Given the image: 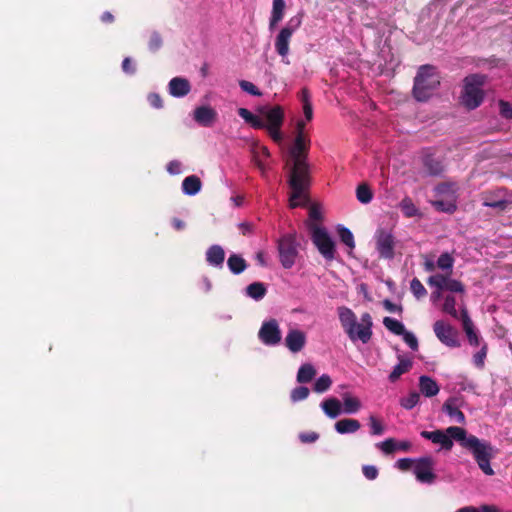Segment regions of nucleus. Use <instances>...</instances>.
<instances>
[{
    "label": "nucleus",
    "instance_id": "nucleus-20",
    "mask_svg": "<svg viewBox=\"0 0 512 512\" xmlns=\"http://www.w3.org/2000/svg\"><path fill=\"white\" fill-rule=\"evenodd\" d=\"M168 88L169 93L172 96L180 98L186 96L190 92L191 85L186 78L174 77L170 80Z\"/></svg>",
    "mask_w": 512,
    "mask_h": 512
},
{
    "label": "nucleus",
    "instance_id": "nucleus-18",
    "mask_svg": "<svg viewBox=\"0 0 512 512\" xmlns=\"http://www.w3.org/2000/svg\"><path fill=\"white\" fill-rule=\"evenodd\" d=\"M460 318L462 321L463 330L466 333L468 342L472 346L480 345V338L475 331L474 324L468 314L466 308L461 309Z\"/></svg>",
    "mask_w": 512,
    "mask_h": 512
},
{
    "label": "nucleus",
    "instance_id": "nucleus-40",
    "mask_svg": "<svg viewBox=\"0 0 512 512\" xmlns=\"http://www.w3.org/2000/svg\"><path fill=\"white\" fill-rule=\"evenodd\" d=\"M163 46V38L160 32L152 31L148 40V49L152 53H156Z\"/></svg>",
    "mask_w": 512,
    "mask_h": 512
},
{
    "label": "nucleus",
    "instance_id": "nucleus-6",
    "mask_svg": "<svg viewBox=\"0 0 512 512\" xmlns=\"http://www.w3.org/2000/svg\"><path fill=\"white\" fill-rule=\"evenodd\" d=\"M298 246L295 233L284 234L278 239L279 260L285 269H290L294 266L298 256Z\"/></svg>",
    "mask_w": 512,
    "mask_h": 512
},
{
    "label": "nucleus",
    "instance_id": "nucleus-8",
    "mask_svg": "<svg viewBox=\"0 0 512 512\" xmlns=\"http://www.w3.org/2000/svg\"><path fill=\"white\" fill-rule=\"evenodd\" d=\"M307 226L311 232V239L320 254L327 260L334 259L335 245L328 232L314 223H308Z\"/></svg>",
    "mask_w": 512,
    "mask_h": 512
},
{
    "label": "nucleus",
    "instance_id": "nucleus-27",
    "mask_svg": "<svg viewBox=\"0 0 512 512\" xmlns=\"http://www.w3.org/2000/svg\"><path fill=\"white\" fill-rule=\"evenodd\" d=\"M423 165L427 173L431 176H439L444 171L442 161L433 157L432 155L424 156Z\"/></svg>",
    "mask_w": 512,
    "mask_h": 512
},
{
    "label": "nucleus",
    "instance_id": "nucleus-50",
    "mask_svg": "<svg viewBox=\"0 0 512 512\" xmlns=\"http://www.w3.org/2000/svg\"><path fill=\"white\" fill-rule=\"evenodd\" d=\"M498 105H499V113H500L501 117L508 119V120L512 119L511 104L507 101L500 100Z\"/></svg>",
    "mask_w": 512,
    "mask_h": 512
},
{
    "label": "nucleus",
    "instance_id": "nucleus-55",
    "mask_svg": "<svg viewBox=\"0 0 512 512\" xmlns=\"http://www.w3.org/2000/svg\"><path fill=\"white\" fill-rule=\"evenodd\" d=\"M299 439L302 443H314L319 439V434L316 432L300 433Z\"/></svg>",
    "mask_w": 512,
    "mask_h": 512
},
{
    "label": "nucleus",
    "instance_id": "nucleus-31",
    "mask_svg": "<svg viewBox=\"0 0 512 512\" xmlns=\"http://www.w3.org/2000/svg\"><path fill=\"white\" fill-rule=\"evenodd\" d=\"M229 270L233 274H240L247 268V263L244 258L237 254H231L227 260Z\"/></svg>",
    "mask_w": 512,
    "mask_h": 512
},
{
    "label": "nucleus",
    "instance_id": "nucleus-1",
    "mask_svg": "<svg viewBox=\"0 0 512 512\" xmlns=\"http://www.w3.org/2000/svg\"><path fill=\"white\" fill-rule=\"evenodd\" d=\"M310 149V139L296 135L293 145L289 148V160L286 166L289 167L288 185L291 189L289 197L290 208H296L300 205L299 200L306 203L309 199L306 194L310 183V166L308 164V153Z\"/></svg>",
    "mask_w": 512,
    "mask_h": 512
},
{
    "label": "nucleus",
    "instance_id": "nucleus-4",
    "mask_svg": "<svg viewBox=\"0 0 512 512\" xmlns=\"http://www.w3.org/2000/svg\"><path fill=\"white\" fill-rule=\"evenodd\" d=\"M440 86V76L433 65L418 68L413 84V97L419 102H426Z\"/></svg>",
    "mask_w": 512,
    "mask_h": 512
},
{
    "label": "nucleus",
    "instance_id": "nucleus-26",
    "mask_svg": "<svg viewBox=\"0 0 512 512\" xmlns=\"http://www.w3.org/2000/svg\"><path fill=\"white\" fill-rule=\"evenodd\" d=\"M334 427L339 434H348L357 432L361 424L357 419L344 418L337 421Z\"/></svg>",
    "mask_w": 512,
    "mask_h": 512
},
{
    "label": "nucleus",
    "instance_id": "nucleus-28",
    "mask_svg": "<svg viewBox=\"0 0 512 512\" xmlns=\"http://www.w3.org/2000/svg\"><path fill=\"white\" fill-rule=\"evenodd\" d=\"M202 183L198 176H187L182 182V190L187 195H195L201 189Z\"/></svg>",
    "mask_w": 512,
    "mask_h": 512
},
{
    "label": "nucleus",
    "instance_id": "nucleus-51",
    "mask_svg": "<svg viewBox=\"0 0 512 512\" xmlns=\"http://www.w3.org/2000/svg\"><path fill=\"white\" fill-rule=\"evenodd\" d=\"M378 446L386 454H392L397 449V443L393 438L384 440Z\"/></svg>",
    "mask_w": 512,
    "mask_h": 512
},
{
    "label": "nucleus",
    "instance_id": "nucleus-15",
    "mask_svg": "<svg viewBox=\"0 0 512 512\" xmlns=\"http://www.w3.org/2000/svg\"><path fill=\"white\" fill-rule=\"evenodd\" d=\"M420 435L432 441L434 444H439L443 450L450 451L453 448L454 438L446 430L437 429L434 431H422Z\"/></svg>",
    "mask_w": 512,
    "mask_h": 512
},
{
    "label": "nucleus",
    "instance_id": "nucleus-46",
    "mask_svg": "<svg viewBox=\"0 0 512 512\" xmlns=\"http://www.w3.org/2000/svg\"><path fill=\"white\" fill-rule=\"evenodd\" d=\"M488 347L487 344H483L481 349L473 355V363L477 368H483L485 363V358L487 356Z\"/></svg>",
    "mask_w": 512,
    "mask_h": 512
},
{
    "label": "nucleus",
    "instance_id": "nucleus-44",
    "mask_svg": "<svg viewBox=\"0 0 512 512\" xmlns=\"http://www.w3.org/2000/svg\"><path fill=\"white\" fill-rule=\"evenodd\" d=\"M433 207L440 212L452 214L456 211V204L452 201L436 200L432 202Z\"/></svg>",
    "mask_w": 512,
    "mask_h": 512
},
{
    "label": "nucleus",
    "instance_id": "nucleus-13",
    "mask_svg": "<svg viewBox=\"0 0 512 512\" xmlns=\"http://www.w3.org/2000/svg\"><path fill=\"white\" fill-rule=\"evenodd\" d=\"M293 19L289 21V24L282 28L275 40V49L276 52L282 57V61L286 64H289L288 60H285L289 53V43L291 37L296 29V27L300 24V21L297 20L296 24L292 25Z\"/></svg>",
    "mask_w": 512,
    "mask_h": 512
},
{
    "label": "nucleus",
    "instance_id": "nucleus-5",
    "mask_svg": "<svg viewBox=\"0 0 512 512\" xmlns=\"http://www.w3.org/2000/svg\"><path fill=\"white\" fill-rule=\"evenodd\" d=\"M487 76L480 73L469 74L463 79V88L460 95L461 104L468 110L478 108L484 101L483 86Z\"/></svg>",
    "mask_w": 512,
    "mask_h": 512
},
{
    "label": "nucleus",
    "instance_id": "nucleus-35",
    "mask_svg": "<svg viewBox=\"0 0 512 512\" xmlns=\"http://www.w3.org/2000/svg\"><path fill=\"white\" fill-rule=\"evenodd\" d=\"M399 207L403 214L408 218L414 217L419 214L418 208L415 206L412 199L408 196L404 197L401 200Z\"/></svg>",
    "mask_w": 512,
    "mask_h": 512
},
{
    "label": "nucleus",
    "instance_id": "nucleus-61",
    "mask_svg": "<svg viewBox=\"0 0 512 512\" xmlns=\"http://www.w3.org/2000/svg\"><path fill=\"white\" fill-rule=\"evenodd\" d=\"M383 305H384L385 309L388 310L389 312H401L402 311L401 306L394 304L390 300H384Z\"/></svg>",
    "mask_w": 512,
    "mask_h": 512
},
{
    "label": "nucleus",
    "instance_id": "nucleus-9",
    "mask_svg": "<svg viewBox=\"0 0 512 512\" xmlns=\"http://www.w3.org/2000/svg\"><path fill=\"white\" fill-rule=\"evenodd\" d=\"M395 238L391 232L379 228L375 233V247L379 257L392 260L395 257Z\"/></svg>",
    "mask_w": 512,
    "mask_h": 512
},
{
    "label": "nucleus",
    "instance_id": "nucleus-32",
    "mask_svg": "<svg viewBox=\"0 0 512 512\" xmlns=\"http://www.w3.org/2000/svg\"><path fill=\"white\" fill-rule=\"evenodd\" d=\"M284 9V0H273L272 14L269 23L271 29L282 20L284 15Z\"/></svg>",
    "mask_w": 512,
    "mask_h": 512
},
{
    "label": "nucleus",
    "instance_id": "nucleus-17",
    "mask_svg": "<svg viewBox=\"0 0 512 512\" xmlns=\"http://www.w3.org/2000/svg\"><path fill=\"white\" fill-rule=\"evenodd\" d=\"M217 118V112L210 106H199L194 110V120L203 127H210Z\"/></svg>",
    "mask_w": 512,
    "mask_h": 512
},
{
    "label": "nucleus",
    "instance_id": "nucleus-34",
    "mask_svg": "<svg viewBox=\"0 0 512 512\" xmlns=\"http://www.w3.org/2000/svg\"><path fill=\"white\" fill-rule=\"evenodd\" d=\"M437 268L444 271V274H452L453 266H454V258L448 252L442 253L437 262Z\"/></svg>",
    "mask_w": 512,
    "mask_h": 512
},
{
    "label": "nucleus",
    "instance_id": "nucleus-12",
    "mask_svg": "<svg viewBox=\"0 0 512 512\" xmlns=\"http://www.w3.org/2000/svg\"><path fill=\"white\" fill-rule=\"evenodd\" d=\"M451 274H434L427 279V284L430 287L444 289L454 293H464V284L456 279L450 277Z\"/></svg>",
    "mask_w": 512,
    "mask_h": 512
},
{
    "label": "nucleus",
    "instance_id": "nucleus-21",
    "mask_svg": "<svg viewBox=\"0 0 512 512\" xmlns=\"http://www.w3.org/2000/svg\"><path fill=\"white\" fill-rule=\"evenodd\" d=\"M397 358L399 362L394 366L388 377L391 383H395L403 374L408 373L413 366L411 359H408L402 355H398Z\"/></svg>",
    "mask_w": 512,
    "mask_h": 512
},
{
    "label": "nucleus",
    "instance_id": "nucleus-23",
    "mask_svg": "<svg viewBox=\"0 0 512 512\" xmlns=\"http://www.w3.org/2000/svg\"><path fill=\"white\" fill-rule=\"evenodd\" d=\"M225 260V251L220 245H212L206 251V261L215 267H222Z\"/></svg>",
    "mask_w": 512,
    "mask_h": 512
},
{
    "label": "nucleus",
    "instance_id": "nucleus-58",
    "mask_svg": "<svg viewBox=\"0 0 512 512\" xmlns=\"http://www.w3.org/2000/svg\"><path fill=\"white\" fill-rule=\"evenodd\" d=\"M122 69L127 74H134L136 72V68L129 57L124 58L122 62Z\"/></svg>",
    "mask_w": 512,
    "mask_h": 512
},
{
    "label": "nucleus",
    "instance_id": "nucleus-62",
    "mask_svg": "<svg viewBox=\"0 0 512 512\" xmlns=\"http://www.w3.org/2000/svg\"><path fill=\"white\" fill-rule=\"evenodd\" d=\"M309 218L315 221H319L322 219L320 210L314 205L309 209Z\"/></svg>",
    "mask_w": 512,
    "mask_h": 512
},
{
    "label": "nucleus",
    "instance_id": "nucleus-7",
    "mask_svg": "<svg viewBox=\"0 0 512 512\" xmlns=\"http://www.w3.org/2000/svg\"><path fill=\"white\" fill-rule=\"evenodd\" d=\"M482 205L503 212L512 204V191L505 187L485 190L480 195Z\"/></svg>",
    "mask_w": 512,
    "mask_h": 512
},
{
    "label": "nucleus",
    "instance_id": "nucleus-2",
    "mask_svg": "<svg viewBox=\"0 0 512 512\" xmlns=\"http://www.w3.org/2000/svg\"><path fill=\"white\" fill-rule=\"evenodd\" d=\"M446 431L451 434L455 441L473 455V458L484 474L489 476L494 475L490 461L495 456L496 450L490 442L481 440L475 435L468 434L462 427L450 426Z\"/></svg>",
    "mask_w": 512,
    "mask_h": 512
},
{
    "label": "nucleus",
    "instance_id": "nucleus-29",
    "mask_svg": "<svg viewBox=\"0 0 512 512\" xmlns=\"http://www.w3.org/2000/svg\"><path fill=\"white\" fill-rule=\"evenodd\" d=\"M321 407L325 414L334 419L341 413V402L337 398H329L321 403Z\"/></svg>",
    "mask_w": 512,
    "mask_h": 512
},
{
    "label": "nucleus",
    "instance_id": "nucleus-30",
    "mask_svg": "<svg viewBox=\"0 0 512 512\" xmlns=\"http://www.w3.org/2000/svg\"><path fill=\"white\" fill-rule=\"evenodd\" d=\"M267 288L262 282H253L246 287V294L250 298L259 301L265 297Z\"/></svg>",
    "mask_w": 512,
    "mask_h": 512
},
{
    "label": "nucleus",
    "instance_id": "nucleus-45",
    "mask_svg": "<svg viewBox=\"0 0 512 512\" xmlns=\"http://www.w3.org/2000/svg\"><path fill=\"white\" fill-rule=\"evenodd\" d=\"M410 290L417 299L427 295V290L418 278H413L410 282Z\"/></svg>",
    "mask_w": 512,
    "mask_h": 512
},
{
    "label": "nucleus",
    "instance_id": "nucleus-60",
    "mask_svg": "<svg viewBox=\"0 0 512 512\" xmlns=\"http://www.w3.org/2000/svg\"><path fill=\"white\" fill-rule=\"evenodd\" d=\"M423 267L426 272H434L437 268V264L433 261V259L425 257Z\"/></svg>",
    "mask_w": 512,
    "mask_h": 512
},
{
    "label": "nucleus",
    "instance_id": "nucleus-11",
    "mask_svg": "<svg viewBox=\"0 0 512 512\" xmlns=\"http://www.w3.org/2000/svg\"><path fill=\"white\" fill-rule=\"evenodd\" d=\"M433 330L436 337L446 346L455 348L460 346L459 333L450 324L443 320H437L433 324Z\"/></svg>",
    "mask_w": 512,
    "mask_h": 512
},
{
    "label": "nucleus",
    "instance_id": "nucleus-22",
    "mask_svg": "<svg viewBox=\"0 0 512 512\" xmlns=\"http://www.w3.org/2000/svg\"><path fill=\"white\" fill-rule=\"evenodd\" d=\"M442 410L448 414L451 418L455 419V421L459 424H464L466 421L464 413L457 406V398L450 397L448 398L443 406Z\"/></svg>",
    "mask_w": 512,
    "mask_h": 512
},
{
    "label": "nucleus",
    "instance_id": "nucleus-16",
    "mask_svg": "<svg viewBox=\"0 0 512 512\" xmlns=\"http://www.w3.org/2000/svg\"><path fill=\"white\" fill-rule=\"evenodd\" d=\"M306 344V335L298 329H290L285 337L286 347L293 353L301 351Z\"/></svg>",
    "mask_w": 512,
    "mask_h": 512
},
{
    "label": "nucleus",
    "instance_id": "nucleus-57",
    "mask_svg": "<svg viewBox=\"0 0 512 512\" xmlns=\"http://www.w3.org/2000/svg\"><path fill=\"white\" fill-rule=\"evenodd\" d=\"M148 101L150 103V105L154 108H162L163 107V101H162V98L159 94L157 93H151L149 94L148 96Z\"/></svg>",
    "mask_w": 512,
    "mask_h": 512
},
{
    "label": "nucleus",
    "instance_id": "nucleus-14",
    "mask_svg": "<svg viewBox=\"0 0 512 512\" xmlns=\"http://www.w3.org/2000/svg\"><path fill=\"white\" fill-rule=\"evenodd\" d=\"M258 337L262 343L268 346H274L281 341V330L276 319H270L262 323L258 332Z\"/></svg>",
    "mask_w": 512,
    "mask_h": 512
},
{
    "label": "nucleus",
    "instance_id": "nucleus-39",
    "mask_svg": "<svg viewBox=\"0 0 512 512\" xmlns=\"http://www.w3.org/2000/svg\"><path fill=\"white\" fill-rule=\"evenodd\" d=\"M343 411L347 414H353L359 411L361 403L358 398L345 396L343 399Z\"/></svg>",
    "mask_w": 512,
    "mask_h": 512
},
{
    "label": "nucleus",
    "instance_id": "nucleus-36",
    "mask_svg": "<svg viewBox=\"0 0 512 512\" xmlns=\"http://www.w3.org/2000/svg\"><path fill=\"white\" fill-rule=\"evenodd\" d=\"M383 325L395 335H402L406 331L402 322L391 317H384Z\"/></svg>",
    "mask_w": 512,
    "mask_h": 512
},
{
    "label": "nucleus",
    "instance_id": "nucleus-48",
    "mask_svg": "<svg viewBox=\"0 0 512 512\" xmlns=\"http://www.w3.org/2000/svg\"><path fill=\"white\" fill-rule=\"evenodd\" d=\"M309 396V389L305 386H299L292 390L291 399L294 402L306 399Z\"/></svg>",
    "mask_w": 512,
    "mask_h": 512
},
{
    "label": "nucleus",
    "instance_id": "nucleus-59",
    "mask_svg": "<svg viewBox=\"0 0 512 512\" xmlns=\"http://www.w3.org/2000/svg\"><path fill=\"white\" fill-rule=\"evenodd\" d=\"M247 123H249L255 129L266 128V123L256 115H253L252 119H250Z\"/></svg>",
    "mask_w": 512,
    "mask_h": 512
},
{
    "label": "nucleus",
    "instance_id": "nucleus-49",
    "mask_svg": "<svg viewBox=\"0 0 512 512\" xmlns=\"http://www.w3.org/2000/svg\"><path fill=\"white\" fill-rule=\"evenodd\" d=\"M369 424L371 427L372 435H382L384 433V426L375 416L369 417Z\"/></svg>",
    "mask_w": 512,
    "mask_h": 512
},
{
    "label": "nucleus",
    "instance_id": "nucleus-53",
    "mask_svg": "<svg viewBox=\"0 0 512 512\" xmlns=\"http://www.w3.org/2000/svg\"><path fill=\"white\" fill-rule=\"evenodd\" d=\"M362 472L368 480L376 479L379 474L377 467L373 465H364L362 467Z\"/></svg>",
    "mask_w": 512,
    "mask_h": 512
},
{
    "label": "nucleus",
    "instance_id": "nucleus-42",
    "mask_svg": "<svg viewBox=\"0 0 512 512\" xmlns=\"http://www.w3.org/2000/svg\"><path fill=\"white\" fill-rule=\"evenodd\" d=\"M420 400V394L416 391H412L408 394L407 397H404L400 400V404L406 410L413 409Z\"/></svg>",
    "mask_w": 512,
    "mask_h": 512
},
{
    "label": "nucleus",
    "instance_id": "nucleus-43",
    "mask_svg": "<svg viewBox=\"0 0 512 512\" xmlns=\"http://www.w3.org/2000/svg\"><path fill=\"white\" fill-rule=\"evenodd\" d=\"M442 310L453 318H458V311L456 310V299L454 296L447 295L445 297Z\"/></svg>",
    "mask_w": 512,
    "mask_h": 512
},
{
    "label": "nucleus",
    "instance_id": "nucleus-63",
    "mask_svg": "<svg viewBox=\"0 0 512 512\" xmlns=\"http://www.w3.org/2000/svg\"><path fill=\"white\" fill-rule=\"evenodd\" d=\"M239 230L243 235H248L253 232V225L249 222H242L239 224Z\"/></svg>",
    "mask_w": 512,
    "mask_h": 512
},
{
    "label": "nucleus",
    "instance_id": "nucleus-25",
    "mask_svg": "<svg viewBox=\"0 0 512 512\" xmlns=\"http://www.w3.org/2000/svg\"><path fill=\"white\" fill-rule=\"evenodd\" d=\"M251 153L253 157V161L255 165L264 172L265 164L264 160L270 157V152L266 146L260 145L258 143H253L251 148Z\"/></svg>",
    "mask_w": 512,
    "mask_h": 512
},
{
    "label": "nucleus",
    "instance_id": "nucleus-24",
    "mask_svg": "<svg viewBox=\"0 0 512 512\" xmlns=\"http://www.w3.org/2000/svg\"><path fill=\"white\" fill-rule=\"evenodd\" d=\"M419 389L425 397H433L439 393V385L437 382L429 376H420L419 378Z\"/></svg>",
    "mask_w": 512,
    "mask_h": 512
},
{
    "label": "nucleus",
    "instance_id": "nucleus-52",
    "mask_svg": "<svg viewBox=\"0 0 512 512\" xmlns=\"http://www.w3.org/2000/svg\"><path fill=\"white\" fill-rule=\"evenodd\" d=\"M403 340L405 343L412 349L417 350L418 349V340L415 337V335L409 331H405L404 334H402Z\"/></svg>",
    "mask_w": 512,
    "mask_h": 512
},
{
    "label": "nucleus",
    "instance_id": "nucleus-38",
    "mask_svg": "<svg viewBox=\"0 0 512 512\" xmlns=\"http://www.w3.org/2000/svg\"><path fill=\"white\" fill-rule=\"evenodd\" d=\"M337 232L341 242L345 244L350 250H353L355 248V241L352 232L348 228L341 225L338 226Z\"/></svg>",
    "mask_w": 512,
    "mask_h": 512
},
{
    "label": "nucleus",
    "instance_id": "nucleus-33",
    "mask_svg": "<svg viewBox=\"0 0 512 512\" xmlns=\"http://www.w3.org/2000/svg\"><path fill=\"white\" fill-rule=\"evenodd\" d=\"M316 375V370L313 365L306 363L300 366L297 373V381L299 383H308Z\"/></svg>",
    "mask_w": 512,
    "mask_h": 512
},
{
    "label": "nucleus",
    "instance_id": "nucleus-10",
    "mask_svg": "<svg viewBox=\"0 0 512 512\" xmlns=\"http://www.w3.org/2000/svg\"><path fill=\"white\" fill-rule=\"evenodd\" d=\"M435 461L431 456H424L415 459L413 473L418 482L423 484H432L435 482L437 476L434 473Z\"/></svg>",
    "mask_w": 512,
    "mask_h": 512
},
{
    "label": "nucleus",
    "instance_id": "nucleus-56",
    "mask_svg": "<svg viewBox=\"0 0 512 512\" xmlns=\"http://www.w3.org/2000/svg\"><path fill=\"white\" fill-rule=\"evenodd\" d=\"M268 133L274 142L280 143L283 140L282 133L280 131L281 127H267Z\"/></svg>",
    "mask_w": 512,
    "mask_h": 512
},
{
    "label": "nucleus",
    "instance_id": "nucleus-19",
    "mask_svg": "<svg viewBox=\"0 0 512 512\" xmlns=\"http://www.w3.org/2000/svg\"><path fill=\"white\" fill-rule=\"evenodd\" d=\"M262 115L264 116L267 124V127H281L284 121V111L281 106H274L267 110H261Z\"/></svg>",
    "mask_w": 512,
    "mask_h": 512
},
{
    "label": "nucleus",
    "instance_id": "nucleus-47",
    "mask_svg": "<svg viewBox=\"0 0 512 512\" xmlns=\"http://www.w3.org/2000/svg\"><path fill=\"white\" fill-rule=\"evenodd\" d=\"M239 86L244 92H246L250 95L257 96V97L262 96V92L250 81L240 80Z\"/></svg>",
    "mask_w": 512,
    "mask_h": 512
},
{
    "label": "nucleus",
    "instance_id": "nucleus-37",
    "mask_svg": "<svg viewBox=\"0 0 512 512\" xmlns=\"http://www.w3.org/2000/svg\"><path fill=\"white\" fill-rule=\"evenodd\" d=\"M357 200L363 204H368L373 198V193L368 184L362 183L356 189Z\"/></svg>",
    "mask_w": 512,
    "mask_h": 512
},
{
    "label": "nucleus",
    "instance_id": "nucleus-41",
    "mask_svg": "<svg viewBox=\"0 0 512 512\" xmlns=\"http://www.w3.org/2000/svg\"><path fill=\"white\" fill-rule=\"evenodd\" d=\"M332 384V380L329 375H321L314 383L313 390L317 393H323L327 391Z\"/></svg>",
    "mask_w": 512,
    "mask_h": 512
},
{
    "label": "nucleus",
    "instance_id": "nucleus-54",
    "mask_svg": "<svg viewBox=\"0 0 512 512\" xmlns=\"http://www.w3.org/2000/svg\"><path fill=\"white\" fill-rule=\"evenodd\" d=\"M415 459L401 458L396 462V467L402 471H408L411 467H414Z\"/></svg>",
    "mask_w": 512,
    "mask_h": 512
},
{
    "label": "nucleus",
    "instance_id": "nucleus-3",
    "mask_svg": "<svg viewBox=\"0 0 512 512\" xmlns=\"http://www.w3.org/2000/svg\"><path fill=\"white\" fill-rule=\"evenodd\" d=\"M337 311L341 326L352 342L360 340L366 344L371 340L373 320L368 312L361 315L358 323L355 313L350 308L341 306Z\"/></svg>",
    "mask_w": 512,
    "mask_h": 512
},
{
    "label": "nucleus",
    "instance_id": "nucleus-64",
    "mask_svg": "<svg viewBox=\"0 0 512 512\" xmlns=\"http://www.w3.org/2000/svg\"><path fill=\"white\" fill-rule=\"evenodd\" d=\"M180 163L178 161H171L168 163L167 165V171L170 173V174H177L180 172Z\"/></svg>",
    "mask_w": 512,
    "mask_h": 512
}]
</instances>
